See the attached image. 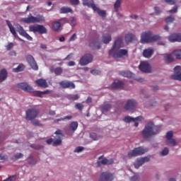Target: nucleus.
Instances as JSON below:
<instances>
[{"instance_id":"obj_15","label":"nucleus","mask_w":181,"mask_h":181,"mask_svg":"<svg viewBox=\"0 0 181 181\" xmlns=\"http://www.w3.org/2000/svg\"><path fill=\"white\" fill-rule=\"evenodd\" d=\"M26 60L28 64H30L31 69H33V70H38L39 67L37 66V64L36 63V61L35 60L33 56L30 54L27 55Z\"/></svg>"},{"instance_id":"obj_55","label":"nucleus","mask_w":181,"mask_h":181,"mask_svg":"<svg viewBox=\"0 0 181 181\" xmlns=\"http://www.w3.org/2000/svg\"><path fill=\"white\" fill-rule=\"evenodd\" d=\"M175 74H179L181 71V66H177L174 68Z\"/></svg>"},{"instance_id":"obj_5","label":"nucleus","mask_w":181,"mask_h":181,"mask_svg":"<svg viewBox=\"0 0 181 181\" xmlns=\"http://www.w3.org/2000/svg\"><path fill=\"white\" fill-rule=\"evenodd\" d=\"M29 31L33 33H39V35H45L47 33V29L43 25L34 24L29 26Z\"/></svg>"},{"instance_id":"obj_49","label":"nucleus","mask_w":181,"mask_h":181,"mask_svg":"<svg viewBox=\"0 0 181 181\" xmlns=\"http://www.w3.org/2000/svg\"><path fill=\"white\" fill-rule=\"evenodd\" d=\"M30 121H31V124L35 127H42V124H40V122H39V120L34 119Z\"/></svg>"},{"instance_id":"obj_29","label":"nucleus","mask_w":181,"mask_h":181,"mask_svg":"<svg viewBox=\"0 0 181 181\" xmlns=\"http://www.w3.org/2000/svg\"><path fill=\"white\" fill-rule=\"evenodd\" d=\"M142 119V117L139 116L137 117H131L130 116H126L124 119L123 121L124 122H135V121H141Z\"/></svg>"},{"instance_id":"obj_37","label":"nucleus","mask_w":181,"mask_h":181,"mask_svg":"<svg viewBox=\"0 0 181 181\" xmlns=\"http://www.w3.org/2000/svg\"><path fill=\"white\" fill-rule=\"evenodd\" d=\"M164 61L165 63H172L173 62V55L172 54H167L164 57Z\"/></svg>"},{"instance_id":"obj_42","label":"nucleus","mask_w":181,"mask_h":181,"mask_svg":"<svg viewBox=\"0 0 181 181\" xmlns=\"http://www.w3.org/2000/svg\"><path fill=\"white\" fill-rule=\"evenodd\" d=\"M121 2H122V0H117L114 4V8L115 12H118V8L119 6H121Z\"/></svg>"},{"instance_id":"obj_61","label":"nucleus","mask_w":181,"mask_h":181,"mask_svg":"<svg viewBox=\"0 0 181 181\" xmlns=\"http://www.w3.org/2000/svg\"><path fill=\"white\" fill-rule=\"evenodd\" d=\"M82 151H84V147H83V146H78L74 150V152L79 153V152H82Z\"/></svg>"},{"instance_id":"obj_4","label":"nucleus","mask_w":181,"mask_h":181,"mask_svg":"<svg viewBox=\"0 0 181 181\" xmlns=\"http://www.w3.org/2000/svg\"><path fill=\"white\" fill-rule=\"evenodd\" d=\"M21 22L24 23H42V22H45V17L42 15L35 17L32 16V13H30L28 18H21Z\"/></svg>"},{"instance_id":"obj_34","label":"nucleus","mask_w":181,"mask_h":181,"mask_svg":"<svg viewBox=\"0 0 181 181\" xmlns=\"http://www.w3.org/2000/svg\"><path fill=\"white\" fill-rule=\"evenodd\" d=\"M59 12L60 13H73V10L70 7H62Z\"/></svg>"},{"instance_id":"obj_14","label":"nucleus","mask_w":181,"mask_h":181,"mask_svg":"<svg viewBox=\"0 0 181 181\" xmlns=\"http://www.w3.org/2000/svg\"><path fill=\"white\" fill-rule=\"evenodd\" d=\"M59 84L62 88H69V90L76 88V84L70 81H62Z\"/></svg>"},{"instance_id":"obj_48","label":"nucleus","mask_w":181,"mask_h":181,"mask_svg":"<svg viewBox=\"0 0 181 181\" xmlns=\"http://www.w3.org/2000/svg\"><path fill=\"white\" fill-rule=\"evenodd\" d=\"M75 108L78 110V111H83V110H84V105L81 103H76L75 105Z\"/></svg>"},{"instance_id":"obj_13","label":"nucleus","mask_w":181,"mask_h":181,"mask_svg":"<svg viewBox=\"0 0 181 181\" xmlns=\"http://www.w3.org/2000/svg\"><path fill=\"white\" fill-rule=\"evenodd\" d=\"M114 180V174L109 172H103L100 176L99 181H112Z\"/></svg>"},{"instance_id":"obj_45","label":"nucleus","mask_w":181,"mask_h":181,"mask_svg":"<svg viewBox=\"0 0 181 181\" xmlns=\"http://www.w3.org/2000/svg\"><path fill=\"white\" fill-rule=\"evenodd\" d=\"M90 47H93L94 49H97L98 50L101 46L98 42H95L90 44Z\"/></svg>"},{"instance_id":"obj_58","label":"nucleus","mask_w":181,"mask_h":181,"mask_svg":"<svg viewBox=\"0 0 181 181\" xmlns=\"http://www.w3.org/2000/svg\"><path fill=\"white\" fill-rule=\"evenodd\" d=\"M90 73L91 74H93V76H97V74H101V71L97 69L91 70Z\"/></svg>"},{"instance_id":"obj_62","label":"nucleus","mask_w":181,"mask_h":181,"mask_svg":"<svg viewBox=\"0 0 181 181\" xmlns=\"http://www.w3.org/2000/svg\"><path fill=\"white\" fill-rule=\"evenodd\" d=\"M71 5H78L80 4V0H69Z\"/></svg>"},{"instance_id":"obj_53","label":"nucleus","mask_w":181,"mask_h":181,"mask_svg":"<svg viewBox=\"0 0 181 181\" xmlns=\"http://www.w3.org/2000/svg\"><path fill=\"white\" fill-rule=\"evenodd\" d=\"M69 23H70L71 26H76V18L71 17L69 21Z\"/></svg>"},{"instance_id":"obj_35","label":"nucleus","mask_w":181,"mask_h":181,"mask_svg":"<svg viewBox=\"0 0 181 181\" xmlns=\"http://www.w3.org/2000/svg\"><path fill=\"white\" fill-rule=\"evenodd\" d=\"M111 35L110 34H105L103 36V43H105V45L110 43V40H111Z\"/></svg>"},{"instance_id":"obj_31","label":"nucleus","mask_w":181,"mask_h":181,"mask_svg":"<svg viewBox=\"0 0 181 181\" xmlns=\"http://www.w3.org/2000/svg\"><path fill=\"white\" fill-rule=\"evenodd\" d=\"M134 40H135V35H134L133 33H128L124 37V40L126 43H131L134 42Z\"/></svg>"},{"instance_id":"obj_41","label":"nucleus","mask_w":181,"mask_h":181,"mask_svg":"<svg viewBox=\"0 0 181 181\" xmlns=\"http://www.w3.org/2000/svg\"><path fill=\"white\" fill-rule=\"evenodd\" d=\"M21 158H23V154H22V153H18L13 156L11 160H18V159H21Z\"/></svg>"},{"instance_id":"obj_52","label":"nucleus","mask_w":181,"mask_h":181,"mask_svg":"<svg viewBox=\"0 0 181 181\" xmlns=\"http://www.w3.org/2000/svg\"><path fill=\"white\" fill-rule=\"evenodd\" d=\"M61 25H64V23H69V19L67 18H62L58 21Z\"/></svg>"},{"instance_id":"obj_23","label":"nucleus","mask_w":181,"mask_h":181,"mask_svg":"<svg viewBox=\"0 0 181 181\" xmlns=\"http://www.w3.org/2000/svg\"><path fill=\"white\" fill-rule=\"evenodd\" d=\"M52 28L54 32H60V30H62V24L60 23V21H54L52 24Z\"/></svg>"},{"instance_id":"obj_30","label":"nucleus","mask_w":181,"mask_h":181,"mask_svg":"<svg viewBox=\"0 0 181 181\" xmlns=\"http://www.w3.org/2000/svg\"><path fill=\"white\" fill-rule=\"evenodd\" d=\"M112 108V105L111 103H105L102 106H101V111L102 112H108Z\"/></svg>"},{"instance_id":"obj_50","label":"nucleus","mask_w":181,"mask_h":181,"mask_svg":"<svg viewBox=\"0 0 181 181\" xmlns=\"http://www.w3.org/2000/svg\"><path fill=\"white\" fill-rule=\"evenodd\" d=\"M28 160L29 165H36V163H37L36 160L34 159L33 157H32V156H30V157L28 158Z\"/></svg>"},{"instance_id":"obj_38","label":"nucleus","mask_w":181,"mask_h":181,"mask_svg":"<svg viewBox=\"0 0 181 181\" xmlns=\"http://www.w3.org/2000/svg\"><path fill=\"white\" fill-rule=\"evenodd\" d=\"M25 70V65L23 64H20L16 68L13 69L14 73H19L20 71H23Z\"/></svg>"},{"instance_id":"obj_46","label":"nucleus","mask_w":181,"mask_h":181,"mask_svg":"<svg viewBox=\"0 0 181 181\" xmlns=\"http://www.w3.org/2000/svg\"><path fill=\"white\" fill-rule=\"evenodd\" d=\"M170 78L172 80H177L178 81H181V73L172 75Z\"/></svg>"},{"instance_id":"obj_18","label":"nucleus","mask_w":181,"mask_h":181,"mask_svg":"<svg viewBox=\"0 0 181 181\" xmlns=\"http://www.w3.org/2000/svg\"><path fill=\"white\" fill-rule=\"evenodd\" d=\"M150 160V156L141 158H138L136 163H134V167L136 168V169H138L139 168H140V166H142L144 163H145V162H149Z\"/></svg>"},{"instance_id":"obj_22","label":"nucleus","mask_w":181,"mask_h":181,"mask_svg":"<svg viewBox=\"0 0 181 181\" xmlns=\"http://www.w3.org/2000/svg\"><path fill=\"white\" fill-rule=\"evenodd\" d=\"M6 23L7 26H8V29H9L11 33H12V35L14 36V37H18V34L16 33V30H15V27H13V25L11 23V21H9V20H6Z\"/></svg>"},{"instance_id":"obj_43","label":"nucleus","mask_w":181,"mask_h":181,"mask_svg":"<svg viewBox=\"0 0 181 181\" xmlns=\"http://www.w3.org/2000/svg\"><path fill=\"white\" fill-rule=\"evenodd\" d=\"M53 71L57 76H60V74L63 73V69L62 67H57L54 69Z\"/></svg>"},{"instance_id":"obj_63","label":"nucleus","mask_w":181,"mask_h":181,"mask_svg":"<svg viewBox=\"0 0 181 181\" xmlns=\"http://www.w3.org/2000/svg\"><path fill=\"white\" fill-rule=\"evenodd\" d=\"M6 47V50H11L13 47V43L9 42Z\"/></svg>"},{"instance_id":"obj_2","label":"nucleus","mask_w":181,"mask_h":181,"mask_svg":"<svg viewBox=\"0 0 181 181\" xmlns=\"http://www.w3.org/2000/svg\"><path fill=\"white\" fill-rule=\"evenodd\" d=\"M160 36L158 35H153L151 31L144 32L141 35V43H153V42H158L160 40Z\"/></svg>"},{"instance_id":"obj_21","label":"nucleus","mask_w":181,"mask_h":181,"mask_svg":"<svg viewBox=\"0 0 181 181\" xmlns=\"http://www.w3.org/2000/svg\"><path fill=\"white\" fill-rule=\"evenodd\" d=\"M35 83L38 87H41L42 88H47L49 87L46 79L39 78L35 81Z\"/></svg>"},{"instance_id":"obj_60","label":"nucleus","mask_w":181,"mask_h":181,"mask_svg":"<svg viewBox=\"0 0 181 181\" xmlns=\"http://www.w3.org/2000/svg\"><path fill=\"white\" fill-rule=\"evenodd\" d=\"M177 12V6H175L173 9L168 11V13H176Z\"/></svg>"},{"instance_id":"obj_33","label":"nucleus","mask_w":181,"mask_h":181,"mask_svg":"<svg viewBox=\"0 0 181 181\" xmlns=\"http://www.w3.org/2000/svg\"><path fill=\"white\" fill-rule=\"evenodd\" d=\"M93 11H95L99 16H102V18H105L107 16V13L104 10H100V8L95 6V8L93 9Z\"/></svg>"},{"instance_id":"obj_47","label":"nucleus","mask_w":181,"mask_h":181,"mask_svg":"<svg viewBox=\"0 0 181 181\" xmlns=\"http://www.w3.org/2000/svg\"><path fill=\"white\" fill-rule=\"evenodd\" d=\"M173 54L176 59H181V49H176L173 51Z\"/></svg>"},{"instance_id":"obj_56","label":"nucleus","mask_w":181,"mask_h":181,"mask_svg":"<svg viewBox=\"0 0 181 181\" xmlns=\"http://www.w3.org/2000/svg\"><path fill=\"white\" fill-rule=\"evenodd\" d=\"M90 137L91 138V139H93V141H97V139H98V136L95 133H90Z\"/></svg>"},{"instance_id":"obj_57","label":"nucleus","mask_w":181,"mask_h":181,"mask_svg":"<svg viewBox=\"0 0 181 181\" xmlns=\"http://www.w3.org/2000/svg\"><path fill=\"white\" fill-rule=\"evenodd\" d=\"M168 153H169V148H165L162 152H161V155L163 156H166V155H168Z\"/></svg>"},{"instance_id":"obj_54","label":"nucleus","mask_w":181,"mask_h":181,"mask_svg":"<svg viewBox=\"0 0 181 181\" xmlns=\"http://www.w3.org/2000/svg\"><path fill=\"white\" fill-rule=\"evenodd\" d=\"M30 148H33V149H37L38 151L39 149H42V148H43V146L31 144Z\"/></svg>"},{"instance_id":"obj_25","label":"nucleus","mask_w":181,"mask_h":181,"mask_svg":"<svg viewBox=\"0 0 181 181\" xmlns=\"http://www.w3.org/2000/svg\"><path fill=\"white\" fill-rule=\"evenodd\" d=\"M154 52L155 51L153 50V49H151V48L146 49L143 52V56L144 57L149 59L152 57V55L153 54Z\"/></svg>"},{"instance_id":"obj_3","label":"nucleus","mask_w":181,"mask_h":181,"mask_svg":"<svg viewBox=\"0 0 181 181\" xmlns=\"http://www.w3.org/2000/svg\"><path fill=\"white\" fill-rule=\"evenodd\" d=\"M40 114V110L36 106H33L29 108L25 112V119L27 121H33L35 118H37V115Z\"/></svg>"},{"instance_id":"obj_1","label":"nucleus","mask_w":181,"mask_h":181,"mask_svg":"<svg viewBox=\"0 0 181 181\" xmlns=\"http://www.w3.org/2000/svg\"><path fill=\"white\" fill-rule=\"evenodd\" d=\"M159 132H160V127L155 126L153 122H149L146 124L141 134L144 139H149L153 135H158Z\"/></svg>"},{"instance_id":"obj_16","label":"nucleus","mask_w":181,"mask_h":181,"mask_svg":"<svg viewBox=\"0 0 181 181\" xmlns=\"http://www.w3.org/2000/svg\"><path fill=\"white\" fill-rule=\"evenodd\" d=\"M139 69L141 70V71H143V73H151L152 70L151 65L149 63H148V62H141L140 65L139 66Z\"/></svg>"},{"instance_id":"obj_27","label":"nucleus","mask_w":181,"mask_h":181,"mask_svg":"<svg viewBox=\"0 0 181 181\" xmlns=\"http://www.w3.org/2000/svg\"><path fill=\"white\" fill-rule=\"evenodd\" d=\"M8 77V71L6 69H3L0 71V83L5 81Z\"/></svg>"},{"instance_id":"obj_26","label":"nucleus","mask_w":181,"mask_h":181,"mask_svg":"<svg viewBox=\"0 0 181 181\" xmlns=\"http://www.w3.org/2000/svg\"><path fill=\"white\" fill-rule=\"evenodd\" d=\"M83 5L84 6H88V8H92V9H95V4L93 0H82Z\"/></svg>"},{"instance_id":"obj_51","label":"nucleus","mask_w":181,"mask_h":181,"mask_svg":"<svg viewBox=\"0 0 181 181\" xmlns=\"http://www.w3.org/2000/svg\"><path fill=\"white\" fill-rule=\"evenodd\" d=\"M175 21V17H172L171 16L165 18L166 23H172Z\"/></svg>"},{"instance_id":"obj_6","label":"nucleus","mask_w":181,"mask_h":181,"mask_svg":"<svg viewBox=\"0 0 181 181\" xmlns=\"http://www.w3.org/2000/svg\"><path fill=\"white\" fill-rule=\"evenodd\" d=\"M146 152H148V148H144L142 146L134 148L133 150L128 152L127 157L131 159V158H135V156L144 155Z\"/></svg>"},{"instance_id":"obj_36","label":"nucleus","mask_w":181,"mask_h":181,"mask_svg":"<svg viewBox=\"0 0 181 181\" xmlns=\"http://www.w3.org/2000/svg\"><path fill=\"white\" fill-rule=\"evenodd\" d=\"M71 118H73V117L71 115H68V116L64 117V118L56 119L54 120V122L55 124H59V122H60V121H66V120L70 121V119H71Z\"/></svg>"},{"instance_id":"obj_17","label":"nucleus","mask_w":181,"mask_h":181,"mask_svg":"<svg viewBox=\"0 0 181 181\" xmlns=\"http://www.w3.org/2000/svg\"><path fill=\"white\" fill-rule=\"evenodd\" d=\"M103 156H101L98 158L99 160L97 162L98 167L101 166V165H112L114 163V160L112 158L108 160L106 158H103Z\"/></svg>"},{"instance_id":"obj_59","label":"nucleus","mask_w":181,"mask_h":181,"mask_svg":"<svg viewBox=\"0 0 181 181\" xmlns=\"http://www.w3.org/2000/svg\"><path fill=\"white\" fill-rule=\"evenodd\" d=\"M173 137V132L170 131V132H167V134H166L167 139H170Z\"/></svg>"},{"instance_id":"obj_19","label":"nucleus","mask_w":181,"mask_h":181,"mask_svg":"<svg viewBox=\"0 0 181 181\" xmlns=\"http://www.w3.org/2000/svg\"><path fill=\"white\" fill-rule=\"evenodd\" d=\"M121 47H124V42H122V38H117L110 52H114L115 50H118L121 49Z\"/></svg>"},{"instance_id":"obj_64","label":"nucleus","mask_w":181,"mask_h":181,"mask_svg":"<svg viewBox=\"0 0 181 181\" xmlns=\"http://www.w3.org/2000/svg\"><path fill=\"white\" fill-rule=\"evenodd\" d=\"M130 181H139V176L138 175H134Z\"/></svg>"},{"instance_id":"obj_39","label":"nucleus","mask_w":181,"mask_h":181,"mask_svg":"<svg viewBox=\"0 0 181 181\" xmlns=\"http://www.w3.org/2000/svg\"><path fill=\"white\" fill-rule=\"evenodd\" d=\"M78 127V122H72L69 124V129L71 131H73L74 132V131H76V129H77Z\"/></svg>"},{"instance_id":"obj_10","label":"nucleus","mask_w":181,"mask_h":181,"mask_svg":"<svg viewBox=\"0 0 181 181\" xmlns=\"http://www.w3.org/2000/svg\"><path fill=\"white\" fill-rule=\"evenodd\" d=\"M54 134L57 136L55 137V141L52 143V146H59V145H62V138L64 136V134L61 129H57Z\"/></svg>"},{"instance_id":"obj_7","label":"nucleus","mask_w":181,"mask_h":181,"mask_svg":"<svg viewBox=\"0 0 181 181\" xmlns=\"http://www.w3.org/2000/svg\"><path fill=\"white\" fill-rule=\"evenodd\" d=\"M128 54V49H115V51H109V55L115 59H121L124 56Z\"/></svg>"},{"instance_id":"obj_12","label":"nucleus","mask_w":181,"mask_h":181,"mask_svg":"<svg viewBox=\"0 0 181 181\" xmlns=\"http://www.w3.org/2000/svg\"><path fill=\"white\" fill-rule=\"evenodd\" d=\"M137 105L138 103H136L135 100L130 99L127 101L124 108L126 110V111H131V110H134V108H136Z\"/></svg>"},{"instance_id":"obj_9","label":"nucleus","mask_w":181,"mask_h":181,"mask_svg":"<svg viewBox=\"0 0 181 181\" xmlns=\"http://www.w3.org/2000/svg\"><path fill=\"white\" fill-rule=\"evenodd\" d=\"M16 29L17 32L19 33V35H21V36H23V37H25L27 40H33V38L30 37V35L28 34V33H26V30H25L23 27H22V25H21L20 24L16 25Z\"/></svg>"},{"instance_id":"obj_32","label":"nucleus","mask_w":181,"mask_h":181,"mask_svg":"<svg viewBox=\"0 0 181 181\" xmlns=\"http://www.w3.org/2000/svg\"><path fill=\"white\" fill-rule=\"evenodd\" d=\"M119 74L123 77H127V78H132L134 77V74L129 71H122Z\"/></svg>"},{"instance_id":"obj_24","label":"nucleus","mask_w":181,"mask_h":181,"mask_svg":"<svg viewBox=\"0 0 181 181\" xmlns=\"http://www.w3.org/2000/svg\"><path fill=\"white\" fill-rule=\"evenodd\" d=\"M124 87V82L121 81H115L111 84V88H113L114 90H117V88H122Z\"/></svg>"},{"instance_id":"obj_44","label":"nucleus","mask_w":181,"mask_h":181,"mask_svg":"<svg viewBox=\"0 0 181 181\" xmlns=\"http://www.w3.org/2000/svg\"><path fill=\"white\" fill-rule=\"evenodd\" d=\"M167 145L170 146H176V141L173 139H168Z\"/></svg>"},{"instance_id":"obj_20","label":"nucleus","mask_w":181,"mask_h":181,"mask_svg":"<svg viewBox=\"0 0 181 181\" xmlns=\"http://www.w3.org/2000/svg\"><path fill=\"white\" fill-rule=\"evenodd\" d=\"M169 42L174 43V42H181V33H174L168 37Z\"/></svg>"},{"instance_id":"obj_40","label":"nucleus","mask_w":181,"mask_h":181,"mask_svg":"<svg viewBox=\"0 0 181 181\" xmlns=\"http://www.w3.org/2000/svg\"><path fill=\"white\" fill-rule=\"evenodd\" d=\"M68 100H69V101H77V100H78V98H80V95L78 94H76V95H69L67 96Z\"/></svg>"},{"instance_id":"obj_8","label":"nucleus","mask_w":181,"mask_h":181,"mask_svg":"<svg viewBox=\"0 0 181 181\" xmlns=\"http://www.w3.org/2000/svg\"><path fill=\"white\" fill-rule=\"evenodd\" d=\"M17 87L18 88H21V90H23V91H25V93H30V94L33 96H34L35 95V89H33V87L29 86L28 83H20L17 84Z\"/></svg>"},{"instance_id":"obj_28","label":"nucleus","mask_w":181,"mask_h":181,"mask_svg":"<svg viewBox=\"0 0 181 181\" xmlns=\"http://www.w3.org/2000/svg\"><path fill=\"white\" fill-rule=\"evenodd\" d=\"M44 94H50L49 90H46L45 91L35 90L33 97H39L40 98H43Z\"/></svg>"},{"instance_id":"obj_11","label":"nucleus","mask_w":181,"mask_h":181,"mask_svg":"<svg viewBox=\"0 0 181 181\" xmlns=\"http://www.w3.org/2000/svg\"><path fill=\"white\" fill-rule=\"evenodd\" d=\"M91 62H93V55L91 54H86L81 58L79 64L81 66H87Z\"/></svg>"}]
</instances>
